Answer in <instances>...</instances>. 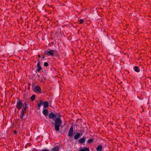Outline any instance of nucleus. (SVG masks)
Wrapping results in <instances>:
<instances>
[{"mask_svg": "<svg viewBox=\"0 0 151 151\" xmlns=\"http://www.w3.org/2000/svg\"><path fill=\"white\" fill-rule=\"evenodd\" d=\"M34 91L36 93H40L41 91V89L40 87L37 86L33 88Z\"/></svg>", "mask_w": 151, "mask_h": 151, "instance_id": "obj_4", "label": "nucleus"}, {"mask_svg": "<svg viewBox=\"0 0 151 151\" xmlns=\"http://www.w3.org/2000/svg\"><path fill=\"white\" fill-rule=\"evenodd\" d=\"M59 149V146H56L52 148L51 149V151H58Z\"/></svg>", "mask_w": 151, "mask_h": 151, "instance_id": "obj_12", "label": "nucleus"}, {"mask_svg": "<svg viewBox=\"0 0 151 151\" xmlns=\"http://www.w3.org/2000/svg\"><path fill=\"white\" fill-rule=\"evenodd\" d=\"M56 51L55 50H47L45 51V54H47V55H48V56H50V55H53L54 53H56Z\"/></svg>", "mask_w": 151, "mask_h": 151, "instance_id": "obj_2", "label": "nucleus"}, {"mask_svg": "<svg viewBox=\"0 0 151 151\" xmlns=\"http://www.w3.org/2000/svg\"><path fill=\"white\" fill-rule=\"evenodd\" d=\"M40 65V60H38V63H37V67H38V66H39Z\"/></svg>", "mask_w": 151, "mask_h": 151, "instance_id": "obj_23", "label": "nucleus"}, {"mask_svg": "<svg viewBox=\"0 0 151 151\" xmlns=\"http://www.w3.org/2000/svg\"><path fill=\"white\" fill-rule=\"evenodd\" d=\"M23 105L21 101L18 100L17 102V107L19 109H20Z\"/></svg>", "mask_w": 151, "mask_h": 151, "instance_id": "obj_3", "label": "nucleus"}, {"mask_svg": "<svg viewBox=\"0 0 151 151\" xmlns=\"http://www.w3.org/2000/svg\"><path fill=\"white\" fill-rule=\"evenodd\" d=\"M27 108V103L26 102H25L24 103V104L23 105V109H24V111H25L26 109Z\"/></svg>", "mask_w": 151, "mask_h": 151, "instance_id": "obj_16", "label": "nucleus"}, {"mask_svg": "<svg viewBox=\"0 0 151 151\" xmlns=\"http://www.w3.org/2000/svg\"><path fill=\"white\" fill-rule=\"evenodd\" d=\"M84 21L83 19H80L79 21V23H83V22Z\"/></svg>", "mask_w": 151, "mask_h": 151, "instance_id": "obj_21", "label": "nucleus"}, {"mask_svg": "<svg viewBox=\"0 0 151 151\" xmlns=\"http://www.w3.org/2000/svg\"><path fill=\"white\" fill-rule=\"evenodd\" d=\"M44 58V57H43L42 58Z\"/></svg>", "mask_w": 151, "mask_h": 151, "instance_id": "obj_27", "label": "nucleus"}, {"mask_svg": "<svg viewBox=\"0 0 151 151\" xmlns=\"http://www.w3.org/2000/svg\"><path fill=\"white\" fill-rule=\"evenodd\" d=\"M43 105H44L43 109L45 108H47L49 106L48 103L47 101H45V102H43Z\"/></svg>", "mask_w": 151, "mask_h": 151, "instance_id": "obj_11", "label": "nucleus"}, {"mask_svg": "<svg viewBox=\"0 0 151 151\" xmlns=\"http://www.w3.org/2000/svg\"><path fill=\"white\" fill-rule=\"evenodd\" d=\"M42 69V68H41V66H40V65L39 66H38V67L37 68V70L38 72H39V71L41 70Z\"/></svg>", "mask_w": 151, "mask_h": 151, "instance_id": "obj_20", "label": "nucleus"}, {"mask_svg": "<svg viewBox=\"0 0 151 151\" xmlns=\"http://www.w3.org/2000/svg\"><path fill=\"white\" fill-rule=\"evenodd\" d=\"M86 138L85 137H83L81 138H80L78 140V142L79 143H84L86 140Z\"/></svg>", "mask_w": 151, "mask_h": 151, "instance_id": "obj_6", "label": "nucleus"}, {"mask_svg": "<svg viewBox=\"0 0 151 151\" xmlns=\"http://www.w3.org/2000/svg\"><path fill=\"white\" fill-rule=\"evenodd\" d=\"M56 116V114H54L52 112H51V113L49 114L48 116V117L49 118H54V117H55Z\"/></svg>", "mask_w": 151, "mask_h": 151, "instance_id": "obj_7", "label": "nucleus"}, {"mask_svg": "<svg viewBox=\"0 0 151 151\" xmlns=\"http://www.w3.org/2000/svg\"><path fill=\"white\" fill-rule=\"evenodd\" d=\"M81 136V134L80 133H76V134H75L74 136V139H76V140H77V139H78L79 137H80Z\"/></svg>", "mask_w": 151, "mask_h": 151, "instance_id": "obj_9", "label": "nucleus"}, {"mask_svg": "<svg viewBox=\"0 0 151 151\" xmlns=\"http://www.w3.org/2000/svg\"><path fill=\"white\" fill-rule=\"evenodd\" d=\"M73 126H71L68 132V135L70 137L72 136L73 134Z\"/></svg>", "mask_w": 151, "mask_h": 151, "instance_id": "obj_5", "label": "nucleus"}, {"mask_svg": "<svg viewBox=\"0 0 151 151\" xmlns=\"http://www.w3.org/2000/svg\"><path fill=\"white\" fill-rule=\"evenodd\" d=\"M14 132H15V133H16L17 132L16 131H14Z\"/></svg>", "mask_w": 151, "mask_h": 151, "instance_id": "obj_26", "label": "nucleus"}, {"mask_svg": "<svg viewBox=\"0 0 151 151\" xmlns=\"http://www.w3.org/2000/svg\"><path fill=\"white\" fill-rule=\"evenodd\" d=\"M24 112H25L24 109L23 108L22 110V112L20 114V117L21 118H22L23 117L24 114Z\"/></svg>", "mask_w": 151, "mask_h": 151, "instance_id": "obj_13", "label": "nucleus"}, {"mask_svg": "<svg viewBox=\"0 0 151 151\" xmlns=\"http://www.w3.org/2000/svg\"><path fill=\"white\" fill-rule=\"evenodd\" d=\"M93 139H88L87 140V142L88 143H90V142H92L93 141Z\"/></svg>", "mask_w": 151, "mask_h": 151, "instance_id": "obj_18", "label": "nucleus"}, {"mask_svg": "<svg viewBox=\"0 0 151 151\" xmlns=\"http://www.w3.org/2000/svg\"><path fill=\"white\" fill-rule=\"evenodd\" d=\"M55 129L56 131L59 132L60 131L59 127L61 126L62 123V120L60 118L58 117L56 118L55 120Z\"/></svg>", "mask_w": 151, "mask_h": 151, "instance_id": "obj_1", "label": "nucleus"}, {"mask_svg": "<svg viewBox=\"0 0 151 151\" xmlns=\"http://www.w3.org/2000/svg\"><path fill=\"white\" fill-rule=\"evenodd\" d=\"M134 70L135 72H138L139 71V69L138 67L135 66L134 68Z\"/></svg>", "mask_w": 151, "mask_h": 151, "instance_id": "obj_17", "label": "nucleus"}, {"mask_svg": "<svg viewBox=\"0 0 151 151\" xmlns=\"http://www.w3.org/2000/svg\"><path fill=\"white\" fill-rule=\"evenodd\" d=\"M41 151H50L48 150H47V149H44V150H42Z\"/></svg>", "mask_w": 151, "mask_h": 151, "instance_id": "obj_24", "label": "nucleus"}, {"mask_svg": "<svg viewBox=\"0 0 151 151\" xmlns=\"http://www.w3.org/2000/svg\"><path fill=\"white\" fill-rule=\"evenodd\" d=\"M35 94H33V95H32L31 97V99L32 101H33L35 99Z\"/></svg>", "mask_w": 151, "mask_h": 151, "instance_id": "obj_19", "label": "nucleus"}, {"mask_svg": "<svg viewBox=\"0 0 151 151\" xmlns=\"http://www.w3.org/2000/svg\"><path fill=\"white\" fill-rule=\"evenodd\" d=\"M49 65L48 63L47 62L44 63V65L45 66H47Z\"/></svg>", "mask_w": 151, "mask_h": 151, "instance_id": "obj_22", "label": "nucleus"}, {"mask_svg": "<svg viewBox=\"0 0 151 151\" xmlns=\"http://www.w3.org/2000/svg\"><path fill=\"white\" fill-rule=\"evenodd\" d=\"M38 57L39 58H40V55H38Z\"/></svg>", "mask_w": 151, "mask_h": 151, "instance_id": "obj_25", "label": "nucleus"}, {"mask_svg": "<svg viewBox=\"0 0 151 151\" xmlns=\"http://www.w3.org/2000/svg\"><path fill=\"white\" fill-rule=\"evenodd\" d=\"M43 104V102L42 101H40L38 105V109H40V107Z\"/></svg>", "mask_w": 151, "mask_h": 151, "instance_id": "obj_15", "label": "nucleus"}, {"mask_svg": "<svg viewBox=\"0 0 151 151\" xmlns=\"http://www.w3.org/2000/svg\"><path fill=\"white\" fill-rule=\"evenodd\" d=\"M90 150L88 148L83 147V148H80L79 151H89Z\"/></svg>", "mask_w": 151, "mask_h": 151, "instance_id": "obj_10", "label": "nucleus"}, {"mask_svg": "<svg viewBox=\"0 0 151 151\" xmlns=\"http://www.w3.org/2000/svg\"><path fill=\"white\" fill-rule=\"evenodd\" d=\"M42 113L45 116H47L48 114V110L47 109H43Z\"/></svg>", "mask_w": 151, "mask_h": 151, "instance_id": "obj_8", "label": "nucleus"}, {"mask_svg": "<svg viewBox=\"0 0 151 151\" xmlns=\"http://www.w3.org/2000/svg\"><path fill=\"white\" fill-rule=\"evenodd\" d=\"M102 146L101 145L98 146L96 148V150L97 151H101L102 149Z\"/></svg>", "mask_w": 151, "mask_h": 151, "instance_id": "obj_14", "label": "nucleus"}]
</instances>
